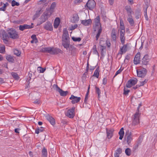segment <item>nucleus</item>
Masks as SVG:
<instances>
[{
  "mask_svg": "<svg viewBox=\"0 0 157 157\" xmlns=\"http://www.w3.org/2000/svg\"><path fill=\"white\" fill-rule=\"evenodd\" d=\"M98 29V32L96 36V40H98L102 31L101 27L99 28Z\"/></svg>",
  "mask_w": 157,
  "mask_h": 157,
  "instance_id": "nucleus-40",
  "label": "nucleus"
},
{
  "mask_svg": "<svg viewBox=\"0 0 157 157\" xmlns=\"http://www.w3.org/2000/svg\"><path fill=\"white\" fill-rule=\"evenodd\" d=\"M8 34L10 37L11 38L14 39L18 37L17 33L15 29L10 28L8 30Z\"/></svg>",
  "mask_w": 157,
  "mask_h": 157,
  "instance_id": "nucleus-2",
  "label": "nucleus"
},
{
  "mask_svg": "<svg viewBox=\"0 0 157 157\" xmlns=\"http://www.w3.org/2000/svg\"><path fill=\"white\" fill-rule=\"evenodd\" d=\"M130 59V56L129 55H127L125 56V60L126 59L128 60Z\"/></svg>",
  "mask_w": 157,
  "mask_h": 157,
  "instance_id": "nucleus-63",
  "label": "nucleus"
},
{
  "mask_svg": "<svg viewBox=\"0 0 157 157\" xmlns=\"http://www.w3.org/2000/svg\"><path fill=\"white\" fill-rule=\"evenodd\" d=\"M149 61V56L147 55H145L142 59V62L144 65L147 64Z\"/></svg>",
  "mask_w": 157,
  "mask_h": 157,
  "instance_id": "nucleus-23",
  "label": "nucleus"
},
{
  "mask_svg": "<svg viewBox=\"0 0 157 157\" xmlns=\"http://www.w3.org/2000/svg\"><path fill=\"white\" fill-rule=\"evenodd\" d=\"M14 54L17 56H19L21 54V52L20 51L14 49L13 51Z\"/></svg>",
  "mask_w": 157,
  "mask_h": 157,
  "instance_id": "nucleus-43",
  "label": "nucleus"
},
{
  "mask_svg": "<svg viewBox=\"0 0 157 157\" xmlns=\"http://www.w3.org/2000/svg\"><path fill=\"white\" fill-rule=\"evenodd\" d=\"M68 39L69 37L68 32L66 29H64L62 37V44L63 46L66 49L69 47V42Z\"/></svg>",
  "mask_w": 157,
  "mask_h": 157,
  "instance_id": "nucleus-1",
  "label": "nucleus"
},
{
  "mask_svg": "<svg viewBox=\"0 0 157 157\" xmlns=\"http://www.w3.org/2000/svg\"><path fill=\"white\" fill-rule=\"evenodd\" d=\"M60 22V19L59 17H56L55 20L54 27L55 28H57L59 26Z\"/></svg>",
  "mask_w": 157,
  "mask_h": 157,
  "instance_id": "nucleus-24",
  "label": "nucleus"
},
{
  "mask_svg": "<svg viewBox=\"0 0 157 157\" xmlns=\"http://www.w3.org/2000/svg\"><path fill=\"white\" fill-rule=\"evenodd\" d=\"M53 86L56 88V91H57L59 93L60 95L62 96H66L68 92L67 91H64L61 89L58 85L56 84H54Z\"/></svg>",
  "mask_w": 157,
  "mask_h": 157,
  "instance_id": "nucleus-4",
  "label": "nucleus"
},
{
  "mask_svg": "<svg viewBox=\"0 0 157 157\" xmlns=\"http://www.w3.org/2000/svg\"><path fill=\"white\" fill-rule=\"evenodd\" d=\"M52 48L51 47H47V48H43L41 50V51L42 52H48L49 53H51L50 52L51 51V50H52Z\"/></svg>",
  "mask_w": 157,
  "mask_h": 157,
  "instance_id": "nucleus-29",
  "label": "nucleus"
},
{
  "mask_svg": "<svg viewBox=\"0 0 157 157\" xmlns=\"http://www.w3.org/2000/svg\"><path fill=\"white\" fill-rule=\"evenodd\" d=\"M11 75L15 79L18 80L19 79V77L17 73L14 72H12Z\"/></svg>",
  "mask_w": 157,
  "mask_h": 157,
  "instance_id": "nucleus-41",
  "label": "nucleus"
},
{
  "mask_svg": "<svg viewBox=\"0 0 157 157\" xmlns=\"http://www.w3.org/2000/svg\"><path fill=\"white\" fill-rule=\"evenodd\" d=\"M127 21L131 26H133L134 25V21L132 15H128L127 17Z\"/></svg>",
  "mask_w": 157,
  "mask_h": 157,
  "instance_id": "nucleus-25",
  "label": "nucleus"
},
{
  "mask_svg": "<svg viewBox=\"0 0 157 157\" xmlns=\"http://www.w3.org/2000/svg\"><path fill=\"white\" fill-rule=\"evenodd\" d=\"M41 128L42 129V130H40L39 128L36 129L35 131L36 133L38 134L40 132H42L44 130V129L43 127H41Z\"/></svg>",
  "mask_w": 157,
  "mask_h": 157,
  "instance_id": "nucleus-55",
  "label": "nucleus"
},
{
  "mask_svg": "<svg viewBox=\"0 0 157 157\" xmlns=\"http://www.w3.org/2000/svg\"><path fill=\"white\" fill-rule=\"evenodd\" d=\"M0 36L2 39L6 37V32L3 30H1L0 31Z\"/></svg>",
  "mask_w": 157,
  "mask_h": 157,
  "instance_id": "nucleus-33",
  "label": "nucleus"
},
{
  "mask_svg": "<svg viewBox=\"0 0 157 157\" xmlns=\"http://www.w3.org/2000/svg\"><path fill=\"white\" fill-rule=\"evenodd\" d=\"M72 39L73 41H80L81 40V38L80 37H73Z\"/></svg>",
  "mask_w": 157,
  "mask_h": 157,
  "instance_id": "nucleus-50",
  "label": "nucleus"
},
{
  "mask_svg": "<svg viewBox=\"0 0 157 157\" xmlns=\"http://www.w3.org/2000/svg\"><path fill=\"white\" fill-rule=\"evenodd\" d=\"M123 70V68H121L119 69L115 73V75L114 76V77H115L117 75L121 73V72Z\"/></svg>",
  "mask_w": 157,
  "mask_h": 157,
  "instance_id": "nucleus-49",
  "label": "nucleus"
},
{
  "mask_svg": "<svg viewBox=\"0 0 157 157\" xmlns=\"http://www.w3.org/2000/svg\"><path fill=\"white\" fill-rule=\"evenodd\" d=\"M78 20V17H73L72 19H71V21L72 22L76 23V22Z\"/></svg>",
  "mask_w": 157,
  "mask_h": 157,
  "instance_id": "nucleus-52",
  "label": "nucleus"
},
{
  "mask_svg": "<svg viewBox=\"0 0 157 157\" xmlns=\"http://www.w3.org/2000/svg\"><path fill=\"white\" fill-rule=\"evenodd\" d=\"M125 9L127 13L128 16L129 15H132V14L134 13L133 11L132 10L130 6H126L125 7Z\"/></svg>",
  "mask_w": 157,
  "mask_h": 157,
  "instance_id": "nucleus-22",
  "label": "nucleus"
},
{
  "mask_svg": "<svg viewBox=\"0 0 157 157\" xmlns=\"http://www.w3.org/2000/svg\"><path fill=\"white\" fill-rule=\"evenodd\" d=\"M11 5L12 6H18L19 5V3L16 2L15 0H13L11 2Z\"/></svg>",
  "mask_w": 157,
  "mask_h": 157,
  "instance_id": "nucleus-47",
  "label": "nucleus"
},
{
  "mask_svg": "<svg viewBox=\"0 0 157 157\" xmlns=\"http://www.w3.org/2000/svg\"><path fill=\"white\" fill-rule=\"evenodd\" d=\"M0 4L1 6H2V7H0V10L5 11L6 9V5H4V4L2 2H0Z\"/></svg>",
  "mask_w": 157,
  "mask_h": 157,
  "instance_id": "nucleus-39",
  "label": "nucleus"
},
{
  "mask_svg": "<svg viewBox=\"0 0 157 157\" xmlns=\"http://www.w3.org/2000/svg\"><path fill=\"white\" fill-rule=\"evenodd\" d=\"M75 107H73L71 109H68L66 113V115L70 118H73L75 115Z\"/></svg>",
  "mask_w": 157,
  "mask_h": 157,
  "instance_id": "nucleus-6",
  "label": "nucleus"
},
{
  "mask_svg": "<svg viewBox=\"0 0 157 157\" xmlns=\"http://www.w3.org/2000/svg\"><path fill=\"white\" fill-rule=\"evenodd\" d=\"M147 79H145L144 81L141 82L140 85H139L140 86H143L147 82Z\"/></svg>",
  "mask_w": 157,
  "mask_h": 157,
  "instance_id": "nucleus-51",
  "label": "nucleus"
},
{
  "mask_svg": "<svg viewBox=\"0 0 157 157\" xmlns=\"http://www.w3.org/2000/svg\"><path fill=\"white\" fill-rule=\"evenodd\" d=\"M123 45V46L120 48V50L119 52V53L121 55H122L123 53H125L128 49V44Z\"/></svg>",
  "mask_w": 157,
  "mask_h": 157,
  "instance_id": "nucleus-17",
  "label": "nucleus"
},
{
  "mask_svg": "<svg viewBox=\"0 0 157 157\" xmlns=\"http://www.w3.org/2000/svg\"><path fill=\"white\" fill-rule=\"evenodd\" d=\"M94 25H93V27L94 31H96L97 29L101 27V24L100 22V17L99 16H98L94 19Z\"/></svg>",
  "mask_w": 157,
  "mask_h": 157,
  "instance_id": "nucleus-3",
  "label": "nucleus"
},
{
  "mask_svg": "<svg viewBox=\"0 0 157 157\" xmlns=\"http://www.w3.org/2000/svg\"><path fill=\"white\" fill-rule=\"evenodd\" d=\"M107 82V79L106 78H104L102 80V84L105 85Z\"/></svg>",
  "mask_w": 157,
  "mask_h": 157,
  "instance_id": "nucleus-58",
  "label": "nucleus"
},
{
  "mask_svg": "<svg viewBox=\"0 0 157 157\" xmlns=\"http://www.w3.org/2000/svg\"><path fill=\"white\" fill-rule=\"evenodd\" d=\"M44 28L47 30L52 31V24L50 22H46L44 26Z\"/></svg>",
  "mask_w": 157,
  "mask_h": 157,
  "instance_id": "nucleus-18",
  "label": "nucleus"
},
{
  "mask_svg": "<svg viewBox=\"0 0 157 157\" xmlns=\"http://www.w3.org/2000/svg\"><path fill=\"white\" fill-rule=\"evenodd\" d=\"M92 22L91 19H89L87 20H83L82 21L81 23L85 26H88Z\"/></svg>",
  "mask_w": 157,
  "mask_h": 157,
  "instance_id": "nucleus-26",
  "label": "nucleus"
},
{
  "mask_svg": "<svg viewBox=\"0 0 157 157\" xmlns=\"http://www.w3.org/2000/svg\"><path fill=\"white\" fill-rule=\"evenodd\" d=\"M120 38L121 42L122 44H124L125 43V38L124 37V35L125 34V32L124 33L120 32Z\"/></svg>",
  "mask_w": 157,
  "mask_h": 157,
  "instance_id": "nucleus-20",
  "label": "nucleus"
},
{
  "mask_svg": "<svg viewBox=\"0 0 157 157\" xmlns=\"http://www.w3.org/2000/svg\"><path fill=\"white\" fill-rule=\"evenodd\" d=\"M126 135L127 136V143L128 144H129L132 140V133L131 132L128 130L126 132Z\"/></svg>",
  "mask_w": 157,
  "mask_h": 157,
  "instance_id": "nucleus-11",
  "label": "nucleus"
},
{
  "mask_svg": "<svg viewBox=\"0 0 157 157\" xmlns=\"http://www.w3.org/2000/svg\"><path fill=\"white\" fill-rule=\"evenodd\" d=\"M111 36L112 40L113 41H115L116 40L117 36L116 30L115 29H113L111 33Z\"/></svg>",
  "mask_w": 157,
  "mask_h": 157,
  "instance_id": "nucleus-21",
  "label": "nucleus"
},
{
  "mask_svg": "<svg viewBox=\"0 0 157 157\" xmlns=\"http://www.w3.org/2000/svg\"><path fill=\"white\" fill-rule=\"evenodd\" d=\"M38 69H39V70L40 71V72L41 73H43L45 70V69L41 67H38Z\"/></svg>",
  "mask_w": 157,
  "mask_h": 157,
  "instance_id": "nucleus-54",
  "label": "nucleus"
},
{
  "mask_svg": "<svg viewBox=\"0 0 157 157\" xmlns=\"http://www.w3.org/2000/svg\"><path fill=\"white\" fill-rule=\"evenodd\" d=\"M45 117L46 119L48 120L49 122L53 125L55 124V121L54 119L52 116L48 114H46L45 115Z\"/></svg>",
  "mask_w": 157,
  "mask_h": 157,
  "instance_id": "nucleus-14",
  "label": "nucleus"
},
{
  "mask_svg": "<svg viewBox=\"0 0 157 157\" xmlns=\"http://www.w3.org/2000/svg\"><path fill=\"white\" fill-rule=\"evenodd\" d=\"M32 40L31 41V42L32 43H36L37 42L38 40L35 35H33L31 37Z\"/></svg>",
  "mask_w": 157,
  "mask_h": 157,
  "instance_id": "nucleus-30",
  "label": "nucleus"
},
{
  "mask_svg": "<svg viewBox=\"0 0 157 157\" xmlns=\"http://www.w3.org/2000/svg\"><path fill=\"white\" fill-rule=\"evenodd\" d=\"M118 31H120V32H125L124 24L122 19L120 20V26Z\"/></svg>",
  "mask_w": 157,
  "mask_h": 157,
  "instance_id": "nucleus-19",
  "label": "nucleus"
},
{
  "mask_svg": "<svg viewBox=\"0 0 157 157\" xmlns=\"http://www.w3.org/2000/svg\"><path fill=\"white\" fill-rule=\"evenodd\" d=\"M52 13H50V14H49L48 12H45L43 14L45 17L46 18L48 19V18L51 15Z\"/></svg>",
  "mask_w": 157,
  "mask_h": 157,
  "instance_id": "nucleus-44",
  "label": "nucleus"
},
{
  "mask_svg": "<svg viewBox=\"0 0 157 157\" xmlns=\"http://www.w3.org/2000/svg\"><path fill=\"white\" fill-rule=\"evenodd\" d=\"M126 154L128 156H130L131 155V151L129 148H126L125 151Z\"/></svg>",
  "mask_w": 157,
  "mask_h": 157,
  "instance_id": "nucleus-42",
  "label": "nucleus"
},
{
  "mask_svg": "<svg viewBox=\"0 0 157 157\" xmlns=\"http://www.w3.org/2000/svg\"><path fill=\"white\" fill-rule=\"evenodd\" d=\"M96 45H94L93 48V53L94 54L98 56V52L96 49Z\"/></svg>",
  "mask_w": 157,
  "mask_h": 157,
  "instance_id": "nucleus-38",
  "label": "nucleus"
},
{
  "mask_svg": "<svg viewBox=\"0 0 157 157\" xmlns=\"http://www.w3.org/2000/svg\"><path fill=\"white\" fill-rule=\"evenodd\" d=\"M86 6L90 10L93 9L96 6V3L94 0H89L87 2Z\"/></svg>",
  "mask_w": 157,
  "mask_h": 157,
  "instance_id": "nucleus-7",
  "label": "nucleus"
},
{
  "mask_svg": "<svg viewBox=\"0 0 157 157\" xmlns=\"http://www.w3.org/2000/svg\"><path fill=\"white\" fill-rule=\"evenodd\" d=\"M42 156L43 157H47V150L45 148H44L42 151Z\"/></svg>",
  "mask_w": 157,
  "mask_h": 157,
  "instance_id": "nucleus-34",
  "label": "nucleus"
},
{
  "mask_svg": "<svg viewBox=\"0 0 157 157\" xmlns=\"http://www.w3.org/2000/svg\"><path fill=\"white\" fill-rule=\"evenodd\" d=\"M33 103L36 104H38L40 103V101L39 99H36L34 101Z\"/></svg>",
  "mask_w": 157,
  "mask_h": 157,
  "instance_id": "nucleus-59",
  "label": "nucleus"
},
{
  "mask_svg": "<svg viewBox=\"0 0 157 157\" xmlns=\"http://www.w3.org/2000/svg\"><path fill=\"white\" fill-rule=\"evenodd\" d=\"M116 152L120 155L122 152V149L121 148H119L117 149Z\"/></svg>",
  "mask_w": 157,
  "mask_h": 157,
  "instance_id": "nucleus-56",
  "label": "nucleus"
},
{
  "mask_svg": "<svg viewBox=\"0 0 157 157\" xmlns=\"http://www.w3.org/2000/svg\"><path fill=\"white\" fill-rule=\"evenodd\" d=\"M33 23H32L31 25H29L27 24H25L23 25H20L19 26V29L20 30L23 31L25 29H30L33 28Z\"/></svg>",
  "mask_w": 157,
  "mask_h": 157,
  "instance_id": "nucleus-12",
  "label": "nucleus"
},
{
  "mask_svg": "<svg viewBox=\"0 0 157 157\" xmlns=\"http://www.w3.org/2000/svg\"><path fill=\"white\" fill-rule=\"evenodd\" d=\"M140 114L138 112H136L134 115L133 124L135 125L139 123Z\"/></svg>",
  "mask_w": 157,
  "mask_h": 157,
  "instance_id": "nucleus-8",
  "label": "nucleus"
},
{
  "mask_svg": "<svg viewBox=\"0 0 157 157\" xmlns=\"http://www.w3.org/2000/svg\"><path fill=\"white\" fill-rule=\"evenodd\" d=\"M99 72L98 68H97L95 71L93 76L97 78H98L99 76Z\"/></svg>",
  "mask_w": 157,
  "mask_h": 157,
  "instance_id": "nucleus-32",
  "label": "nucleus"
},
{
  "mask_svg": "<svg viewBox=\"0 0 157 157\" xmlns=\"http://www.w3.org/2000/svg\"><path fill=\"white\" fill-rule=\"evenodd\" d=\"M124 92L123 94L125 95H128V93L130 92V90H129L126 89L125 88H124Z\"/></svg>",
  "mask_w": 157,
  "mask_h": 157,
  "instance_id": "nucleus-53",
  "label": "nucleus"
},
{
  "mask_svg": "<svg viewBox=\"0 0 157 157\" xmlns=\"http://www.w3.org/2000/svg\"><path fill=\"white\" fill-rule=\"evenodd\" d=\"M47 0H40L38 1V3L39 4H42L46 6L48 4Z\"/></svg>",
  "mask_w": 157,
  "mask_h": 157,
  "instance_id": "nucleus-36",
  "label": "nucleus"
},
{
  "mask_svg": "<svg viewBox=\"0 0 157 157\" xmlns=\"http://www.w3.org/2000/svg\"><path fill=\"white\" fill-rule=\"evenodd\" d=\"M82 1V0H75L74 3L76 4H77Z\"/></svg>",
  "mask_w": 157,
  "mask_h": 157,
  "instance_id": "nucleus-60",
  "label": "nucleus"
},
{
  "mask_svg": "<svg viewBox=\"0 0 157 157\" xmlns=\"http://www.w3.org/2000/svg\"><path fill=\"white\" fill-rule=\"evenodd\" d=\"M6 59L9 62L13 63L14 61L13 57L10 55H7L6 56Z\"/></svg>",
  "mask_w": 157,
  "mask_h": 157,
  "instance_id": "nucleus-31",
  "label": "nucleus"
},
{
  "mask_svg": "<svg viewBox=\"0 0 157 157\" xmlns=\"http://www.w3.org/2000/svg\"><path fill=\"white\" fill-rule=\"evenodd\" d=\"M137 82V79L136 78L131 79L128 81L126 86L128 88H130L136 84Z\"/></svg>",
  "mask_w": 157,
  "mask_h": 157,
  "instance_id": "nucleus-5",
  "label": "nucleus"
},
{
  "mask_svg": "<svg viewBox=\"0 0 157 157\" xmlns=\"http://www.w3.org/2000/svg\"><path fill=\"white\" fill-rule=\"evenodd\" d=\"M114 131V129L113 128L110 129L106 128L107 136L108 139H110L112 137L113 135V133Z\"/></svg>",
  "mask_w": 157,
  "mask_h": 157,
  "instance_id": "nucleus-15",
  "label": "nucleus"
},
{
  "mask_svg": "<svg viewBox=\"0 0 157 157\" xmlns=\"http://www.w3.org/2000/svg\"><path fill=\"white\" fill-rule=\"evenodd\" d=\"M120 155L118 153H117L115 152L114 154V156L115 157H119Z\"/></svg>",
  "mask_w": 157,
  "mask_h": 157,
  "instance_id": "nucleus-64",
  "label": "nucleus"
},
{
  "mask_svg": "<svg viewBox=\"0 0 157 157\" xmlns=\"http://www.w3.org/2000/svg\"><path fill=\"white\" fill-rule=\"evenodd\" d=\"M47 20V18L43 14L40 18V24H41Z\"/></svg>",
  "mask_w": 157,
  "mask_h": 157,
  "instance_id": "nucleus-35",
  "label": "nucleus"
},
{
  "mask_svg": "<svg viewBox=\"0 0 157 157\" xmlns=\"http://www.w3.org/2000/svg\"><path fill=\"white\" fill-rule=\"evenodd\" d=\"M50 54L53 55L57 54L59 53H62L63 52L60 49L54 48H52V50L50 52Z\"/></svg>",
  "mask_w": 157,
  "mask_h": 157,
  "instance_id": "nucleus-16",
  "label": "nucleus"
},
{
  "mask_svg": "<svg viewBox=\"0 0 157 157\" xmlns=\"http://www.w3.org/2000/svg\"><path fill=\"white\" fill-rule=\"evenodd\" d=\"M140 52H138L136 55L134 59V63L135 64L139 63L140 62Z\"/></svg>",
  "mask_w": 157,
  "mask_h": 157,
  "instance_id": "nucleus-13",
  "label": "nucleus"
},
{
  "mask_svg": "<svg viewBox=\"0 0 157 157\" xmlns=\"http://www.w3.org/2000/svg\"><path fill=\"white\" fill-rule=\"evenodd\" d=\"M69 99L71 100V103L73 104H74L79 101L81 98L80 97H77L74 96L73 95H71Z\"/></svg>",
  "mask_w": 157,
  "mask_h": 157,
  "instance_id": "nucleus-10",
  "label": "nucleus"
},
{
  "mask_svg": "<svg viewBox=\"0 0 157 157\" xmlns=\"http://www.w3.org/2000/svg\"><path fill=\"white\" fill-rule=\"evenodd\" d=\"M96 93L98 94V96L99 98H100V94L101 93V90L98 87L95 86V87Z\"/></svg>",
  "mask_w": 157,
  "mask_h": 157,
  "instance_id": "nucleus-37",
  "label": "nucleus"
},
{
  "mask_svg": "<svg viewBox=\"0 0 157 157\" xmlns=\"http://www.w3.org/2000/svg\"><path fill=\"white\" fill-rule=\"evenodd\" d=\"M114 0H109V3L111 5H112L113 4Z\"/></svg>",
  "mask_w": 157,
  "mask_h": 157,
  "instance_id": "nucleus-62",
  "label": "nucleus"
},
{
  "mask_svg": "<svg viewBox=\"0 0 157 157\" xmlns=\"http://www.w3.org/2000/svg\"><path fill=\"white\" fill-rule=\"evenodd\" d=\"M146 70L143 68L142 70H137V76L139 77H144L146 74Z\"/></svg>",
  "mask_w": 157,
  "mask_h": 157,
  "instance_id": "nucleus-9",
  "label": "nucleus"
},
{
  "mask_svg": "<svg viewBox=\"0 0 157 157\" xmlns=\"http://www.w3.org/2000/svg\"><path fill=\"white\" fill-rule=\"evenodd\" d=\"M41 9H40L36 11V13L34 15V17L36 18L38 17L40 14Z\"/></svg>",
  "mask_w": 157,
  "mask_h": 157,
  "instance_id": "nucleus-48",
  "label": "nucleus"
},
{
  "mask_svg": "<svg viewBox=\"0 0 157 157\" xmlns=\"http://www.w3.org/2000/svg\"><path fill=\"white\" fill-rule=\"evenodd\" d=\"M78 25L76 24H74V25H71L70 27H69V30H72L75 29L77 28Z\"/></svg>",
  "mask_w": 157,
  "mask_h": 157,
  "instance_id": "nucleus-46",
  "label": "nucleus"
},
{
  "mask_svg": "<svg viewBox=\"0 0 157 157\" xmlns=\"http://www.w3.org/2000/svg\"><path fill=\"white\" fill-rule=\"evenodd\" d=\"M5 51V48L4 45H2L0 47V52L1 53H4Z\"/></svg>",
  "mask_w": 157,
  "mask_h": 157,
  "instance_id": "nucleus-45",
  "label": "nucleus"
},
{
  "mask_svg": "<svg viewBox=\"0 0 157 157\" xmlns=\"http://www.w3.org/2000/svg\"><path fill=\"white\" fill-rule=\"evenodd\" d=\"M56 6V4L55 2H53L50 8L49 13H53L54 12V10Z\"/></svg>",
  "mask_w": 157,
  "mask_h": 157,
  "instance_id": "nucleus-28",
  "label": "nucleus"
},
{
  "mask_svg": "<svg viewBox=\"0 0 157 157\" xmlns=\"http://www.w3.org/2000/svg\"><path fill=\"white\" fill-rule=\"evenodd\" d=\"M124 129L123 128H122L120 130L118 134L119 135V139L120 140H122L123 139L124 134Z\"/></svg>",
  "mask_w": 157,
  "mask_h": 157,
  "instance_id": "nucleus-27",
  "label": "nucleus"
},
{
  "mask_svg": "<svg viewBox=\"0 0 157 157\" xmlns=\"http://www.w3.org/2000/svg\"><path fill=\"white\" fill-rule=\"evenodd\" d=\"M6 37H4V38H2V40L3 42L6 44H8V40L5 38Z\"/></svg>",
  "mask_w": 157,
  "mask_h": 157,
  "instance_id": "nucleus-57",
  "label": "nucleus"
},
{
  "mask_svg": "<svg viewBox=\"0 0 157 157\" xmlns=\"http://www.w3.org/2000/svg\"><path fill=\"white\" fill-rule=\"evenodd\" d=\"M20 130V129L19 128H15L14 130V131L16 133H19V131Z\"/></svg>",
  "mask_w": 157,
  "mask_h": 157,
  "instance_id": "nucleus-61",
  "label": "nucleus"
}]
</instances>
